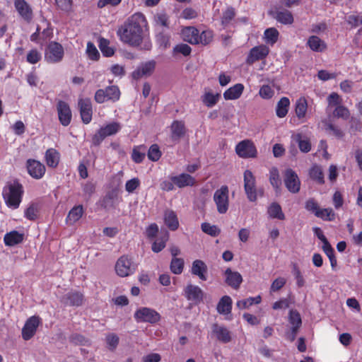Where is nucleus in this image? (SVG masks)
<instances>
[{
  "instance_id": "obj_23",
  "label": "nucleus",
  "mask_w": 362,
  "mask_h": 362,
  "mask_svg": "<svg viewBox=\"0 0 362 362\" xmlns=\"http://www.w3.org/2000/svg\"><path fill=\"white\" fill-rule=\"evenodd\" d=\"M212 332L217 340L223 344L229 343L232 339L230 332L224 326L214 324L212 326Z\"/></svg>"
},
{
  "instance_id": "obj_55",
  "label": "nucleus",
  "mask_w": 362,
  "mask_h": 362,
  "mask_svg": "<svg viewBox=\"0 0 362 362\" xmlns=\"http://www.w3.org/2000/svg\"><path fill=\"white\" fill-rule=\"evenodd\" d=\"M105 339L107 348L110 349V351H114L119 344V337L115 333H110L106 335Z\"/></svg>"
},
{
  "instance_id": "obj_13",
  "label": "nucleus",
  "mask_w": 362,
  "mask_h": 362,
  "mask_svg": "<svg viewBox=\"0 0 362 362\" xmlns=\"http://www.w3.org/2000/svg\"><path fill=\"white\" fill-rule=\"evenodd\" d=\"M284 182L287 189L296 194L300 191V181L297 173L292 169H286L284 173Z\"/></svg>"
},
{
  "instance_id": "obj_56",
  "label": "nucleus",
  "mask_w": 362,
  "mask_h": 362,
  "mask_svg": "<svg viewBox=\"0 0 362 362\" xmlns=\"http://www.w3.org/2000/svg\"><path fill=\"white\" fill-rule=\"evenodd\" d=\"M213 32L209 30H204L198 34V44L209 45L213 40Z\"/></svg>"
},
{
  "instance_id": "obj_51",
  "label": "nucleus",
  "mask_w": 362,
  "mask_h": 362,
  "mask_svg": "<svg viewBox=\"0 0 362 362\" xmlns=\"http://www.w3.org/2000/svg\"><path fill=\"white\" fill-rule=\"evenodd\" d=\"M110 42L101 37L99 40V48L105 57H112L115 54L114 49L109 46Z\"/></svg>"
},
{
  "instance_id": "obj_45",
  "label": "nucleus",
  "mask_w": 362,
  "mask_h": 362,
  "mask_svg": "<svg viewBox=\"0 0 362 362\" xmlns=\"http://www.w3.org/2000/svg\"><path fill=\"white\" fill-rule=\"evenodd\" d=\"M120 124L118 122H113L100 127L99 129L106 138L107 136L116 134L120 130Z\"/></svg>"
},
{
  "instance_id": "obj_14",
  "label": "nucleus",
  "mask_w": 362,
  "mask_h": 362,
  "mask_svg": "<svg viewBox=\"0 0 362 362\" xmlns=\"http://www.w3.org/2000/svg\"><path fill=\"white\" fill-rule=\"evenodd\" d=\"M269 54V48L267 45H260L255 46L250 50L245 62L248 65H252L257 61L266 59Z\"/></svg>"
},
{
  "instance_id": "obj_40",
  "label": "nucleus",
  "mask_w": 362,
  "mask_h": 362,
  "mask_svg": "<svg viewBox=\"0 0 362 362\" xmlns=\"http://www.w3.org/2000/svg\"><path fill=\"white\" fill-rule=\"evenodd\" d=\"M294 140L298 143L299 149L303 153H308L311 150L310 139L298 133L294 136Z\"/></svg>"
},
{
  "instance_id": "obj_58",
  "label": "nucleus",
  "mask_w": 362,
  "mask_h": 362,
  "mask_svg": "<svg viewBox=\"0 0 362 362\" xmlns=\"http://www.w3.org/2000/svg\"><path fill=\"white\" fill-rule=\"evenodd\" d=\"M86 53L88 58L91 60L97 61L100 58L99 52L98 51L95 45L91 42H88L87 43Z\"/></svg>"
},
{
  "instance_id": "obj_6",
  "label": "nucleus",
  "mask_w": 362,
  "mask_h": 362,
  "mask_svg": "<svg viewBox=\"0 0 362 362\" xmlns=\"http://www.w3.org/2000/svg\"><path fill=\"white\" fill-rule=\"evenodd\" d=\"M120 90L117 86H109L105 89L96 90L94 100L97 103L101 104L107 101L115 103L120 98Z\"/></svg>"
},
{
  "instance_id": "obj_11",
  "label": "nucleus",
  "mask_w": 362,
  "mask_h": 362,
  "mask_svg": "<svg viewBox=\"0 0 362 362\" xmlns=\"http://www.w3.org/2000/svg\"><path fill=\"white\" fill-rule=\"evenodd\" d=\"M235 152L240 158H256L257 155L255 145L248 139L239 142L235 146Z\"/></svg>"
},
{
  "instance_id": "obj_19",
  "label": "nucleus",
  "mask_w": 362,
  "mask_h": 362,
  "mask_svg": "<svg viewBox=\"0 0 362 362\" xmlns=\"http://www.w3.org/2000/svg\"><path fill=\"white\" fill-rule=\"evenodd\" d=\"M14 7L18 15L25 22L30 23L33 18V11L25 0H14Z\"/></svg>"
},
{
  "instance_id": "obj_31",
  "label": "nucleus",
  "mask_w": 362,
  "mask_h": 362,
  "mask_svg": "<svg viewBox=\"0 0 362 362\" xmlns=\"http://www.w3.org/2000/svg\"><path fill=\"white\" fill-rule=\"evenodd\" d=\"M185 134V124L181 121H174L171 124V139L178 141Z\"/></svg>"
},
{
  "instance_id": "obj_54",
  "label": "nucleus",
  "mask_w": 362,
  "mask_h": 362,
  "mask_svg": "<svg viewBox=\"0 0 362 362\" xmlns=\"http://www.w3.org/2000/svg\"><path fill=\"white\" fill-rule=\"evenodd\" d=\"M202 231L212 237H216L221 233V230L215 225H211L209 223H203L201 225Z\"/></svg>"
},
{
  "instance_id": "obj_60",
  "label": "nucleus",
  "mask_w": 362,
  "mask_h": 362,
  "mask_svg": "<svg viewBox=\"0 0 362 362\" xmlns=\"http://www.w3.org/2000/svg\"><path fill=\"white\" fill-rule=\"evenodd\" d=\"M292 273L294 276L295 279L296 280V284L298 288H301L305 285V279L303 276L298 267L297 264H293L292 268Z\"/></svg>"
},
{
  "instance_id": "obj_43",
  "label": "nucleus",
  "mask_w": 362,
  "mask_h": 362,
  "mask_svg": "<svg viewBox=\"0 0 362 362\" xmlns=\"http://www.w3.org/2000/svg\"><path fill=\"white\" fill-rule=\"evenodd\" d=\"M146 147L144 145L134 146L132 153V159L136 163H141L145 158Z\"/></svg>"
},
{
  "instance_id": "obj_37",
  "label": "nucleus",
  "mask_w": 362,
  "mask_h": 362,
  "mask_svg": "<svg viewBox=\"0 0 362 362\" xmlns=\"http://www.w3.org/2000/svg\"><path fill=\"white\" fill-rule=\"evenodd\" d=\"M308 102L305 97H300L296 102L295 112L299 119H303L307 113Z\"/></svg>"
},
{
  "instance_id": "obj_41",
  "label": "nucleus",
  "mask_w": 362,
  "mask_h": 362,
  "mask_svg": "<svg viewBox=\"0 0 362 362\" xmlns=\"http://www.w3.org/2000/svg\"><path fill=\"white\" fill-rule=\"evenodd\" d=\"M279 33L275 28H267L264 32V40L265 42L270 45H274L279 39Z\"/></svg>"
},
{
  "instance_id": "obj_1",
  "label": "nucleus",
  "mask_w": 362,
  "mask_h": 362,
  "mask_svg": "<svg viewBox=\"0 0 362 362\" xmlns=\"http://www.w3.org/2000/svg\"><path fill=\"white\" fill-rule=\"evenodd\" d=\"M147 24L145 16L141 13H136L117 31L119 40L131 46H139L143 39V28Z\"/></svg>"
},
{
  "instance_id": "obj_9",
  "label": "nucleus",
  "mask_w": 362,
  "mask_h": 362,
  "mask_svg": "<svg viewBox=\"0 0 362 362\" xmlns=\"http://www.w3.org/2000/svg\"><path fill=\"white\" fill-rule=\"evenodd\" d=\"M136 266L134 264L132 259L127 255L120 257L116 262L115 271L121 277L128 276L134 274Z\"/></svg>"
},
{
  "instance_id": "obj_25",
  "label": "nucleus",
  "mask_w": 362,
  "mask_h": 362,
  "mask_svg": "<svg viewBox=\"0 0 362 362\" xmlns=\"http://www.w3.org/2000/svg\"><path fill=\"white\" fill-rule=\"evenodd\" d=\"M278 22L284 25H291L293 23V16L291 11L288 10L271 11L269 12Z\"/></svg>"
},
{
  "instance_id": "obj_57",
  "label": "nucleus",
  "mask_w": 362,
  "mask_h": 362,
  "mask_svg": "<svg viewBox=\"0 0 362 362\" xmlns=\"http://www.w3.org/2000/svg\"><path fill=\"white\" fill-rule=\"evenodd\" d=\"M269 182L276 189L279 188L281 182L279 178V170L276 168L271 169L269 172Z\"/></svg>"
},
{
  "instance_id": "obj_53",
  "label": "nucleus",
  "mask_w": 362,
  "mask_h": 362,
  "mask_svg": "<svg viewBox=\"0 0 362 362\" xmlns=\"http://www.w3.org/2000/svg\"><path fill=\"white\" fill-rule=\"evenodd\" d=\"M42 59V54L36 48L31 49L27 54L26 62L30 64H35Z\"/></svg>"
},
{
  "instance_id": "obj_2",
  "label": "nucleus",
  "mask_w": 362,
  "mask_h": 362,
  "mask_svg": "<svg viewBox=\"0 0 362 362\" xmlns=\"http://www.w3.org/2000/svg\"><path fill=\"white\" fill-rule=\"evenodd\" d=\"M23 194V186L18 179L6 182L2 189V197L5 204L13 209L19 207Z\"/></svg>"
},
{
  "instance_id": "obj_5",
  "label": "nucleus",
  "mask_w": 362,
  "mask_h": 362,
  "mask_svg": "<svg viewBox=\"0 0 362 362\" xmlns=\"http://www.w3.org/2000/svg\"><path fill=\"white\" fill-rule=\"evenodd\" d=\"M216 210L220 214H225L229 209V189L227 185H222L217 189L213 196Z\"/></svg>"
},
{
  "instance_id": "obj_44",
  "label": "nucleus",
  "mask_w": 362,
  "mask_h": 362,
  "mask_svg": "<svg viewBox=\"0 0 362 362\" xmlns=\"http://www.w3.org/2000/svg\"><path fill=\"white\" fill-rule=\"evenodd\" d=\"M267 213L272 218L279 220H284L285 215L282 211L281 206L276 202L272 203L268 208Z\"/></svg>"
},
{
  "instance_id": "obj_18",
  "label": "nucleus",
  "mask_w": 362,
  "mask_h": 362,
  "mask_svg": "<svg viewBox=\"0 0 362 362\" xmlns=\"http://www.w3.org/2000/svg\"><path fill=\"white\" fill-rule=\"evenodd\" d=\"M26 168L28 174L34 179H41L45 174V166L39 160L31 158L27 160Z\"/></svg>"
},
{
  "instance_id": "obj_20",
  "label": "nucleus",
  "mask_w": 362,
  "mask_h": 362,
  "mask_svg": "<svg viewBox=\"0 0 362 362\" xmlns=\"http://www.w3.org/2000/svg\"><path fill=\"white\" fill-rule=\"evenodd\" d=\"M84 295L78 291H71L65 294L62 302L69 306L79 307L83 304Z\"/></svg>"
},
{
  "instance_id": "obj_59",
  "label": "nucleus",
  "mask_w": 362,
  "mask_h": 362,
  "mask_svg": "<svg viewBox=\"0 0 362 362\" xmlns=\"http://www.w3.org/2000/svg\"><path fill=\"white\" fill-rule=\"evenodd\" d=\"M327 103H328V106L327 107V110L329 107H334V108L340 105H341V103H342V100L341 98V97L339 96V95L337 93H332L331 94L329 95V96L327 97Z\"/></svg>"
},
{
  "instance_id": "obj_42",
  "label": "nucleus",
  "mask_w": 362,
  "mask_h": 362,
  "mask_svg": "<svg viewBox=\"0 0 362 362\" xmlns=\"http://www.w3.org/2000/svg\"><path fill=\"white\" fill-rule=\"evenodd\" d=\"M262 298L260 296H257L255 297H249L245 299H242L236 303L237 307L240 309H247L253 305H257L261 303Z\"/></svg>"
},
{
  "instance_id": "obj_22",
  "label": "nucleus",
  "mask_w": 362,
  "mask_h": 362,
  "mask_svg": "<svg viewBox=\"0 0 362 362\" xmlns=\"http://www.w3.org/2000/svg\"><path fill=\"white\" fill-rule=\"evenodd\" d=\"M208 267L205 262L201 259H196L192 262L191 267L192 274L197 276L202 281L207 280Z\"/></svg>"
},
{
  "instance_id": "obj_49",
  "label": "nucleus",
  "mask_w": 362,
  "mask_h": 362,
  "mask_svg": "<svg viewBox=\"0 0 362 362\" xmlns=\"http://www.w3.org/2000/svg\"><path fill=\"white\" fill-rule=\"evenodd\" d=\"M170 36L163 32L159 33L156 35V42L159 47L163 49H166L170 46Z\"/></svg>"
},
{
  "instance_id": "obj_64",
  "label": "nucleus",
  "mask_w": 362,
  "mask_h": 362,
  "mask_svg": "<svg viewBox=\"0 0 362 362\" xmlns=\"http://www.w3.org/2000/svg\"><path fill=\"white\" fill-rule=\"evenodd\" d=\"M139 186V179L138 177H134L126 182L125 189L128 193H133Z\"/></svg>"
},
{
  "instance_id": "obj_50",
  "label": "nucleus",
  "mask_w": 362,
  "mask_h": 362,
  "mask_svg": "<svg viewBox=\"0 0 362 362\" xmlns=\"http://www.w3.org/2000/svg\"><path fill=\"white\" fill-rule=\"evenodd\" d=\"M162 156V152L160 150L159 146L156 144H152L147 153L148 158L153 161H158Z\"/></svg>"
},
{
  "instance_id": "obj_35",
  "label": "nucleus",
  "mask_w": 362,
  "mask_h": 362,
  "mask_svg": "<svg viewBox=\"0 0 362 362\" xmlns=\"http://www.w3.org/2000/svg\"><path fill=\"white\" fill-rule=\"evenodd\" d=\"M45 161L50 168H56L59 162V153L54 148H49L45 152Z\"/></svg>"
},
{
  "instance_id": "obj_63",
  "label": "nucleus",
  "mask_w": 362,
  "mask_h": 362,
  "mask_svg": "<svg viewBox=\"0 0 362 362\" xmlns=\"http://www.w3.org/2000/svg\"><path fill=\"white\" fill-rule=\"evenodd\" d=\"M192 48L187 44L181 43L178 44L173 48V53H180L183 56L187 57L191 54Z\"/></svg>"
},
{
  "instance_id": "obj_32",
  "label": "nucleus",
  "mask_w": 362,
  "mask_h": 362,
  "mask_svg": "<svg viewBox=\"0 0 362 362\" xmlns=\"http://www.w3.org/2000/svg\"><path fill=\"white\" fill-rule=\"evenodd\" d=\"M199 30L194 27H187L182 30V36L185 41L192 44H198Z\"/></svg>"
},
{
  "instance_id": "obj_28",
  "label": "nucleus",
  "mask_w": 362,
  "mask_h": 362,
  "mask_svg": "<svg viewBox=\"0 0 362 362\" xmlns=\"http://www.w3.org/2000/svg\"><path fill=\"white\" fill-rule=\"evenodd\" d=\"M84 209L82 205L74 206L68 213L66 218V222L69 225H74L82 217Z\"/></svg>"
},
{
  "instance_id": "obj_29",
  "label": "nucleus",
  "mask_w": 362,
  "mask_h": 362,
  "mask_svg": "<svg viewBox=\"0 0 362 362\" xmlns=\"http://www.w3.org/2000/svg\"><path fill=\"white\" fill-rule=\"evenodd\" d=\"M244 90V86L242 83H236L228 88L223 93V98L226 100L238 99Z\"/></svg>"
},
{
  "instance_id": "obj_27",
  "label": "nucleus",
  "mask_w": 362,
  "mask_h": 362,
  "mask_svg": "<svg viewBox=\"0 0 362 362\" xmlns=\"http://www.w3.org/2000/svg\"><path fill=\"white\" fill-rule=\"evenodd\" d=\"M24 239V234L17 230H12L6 233L4 237V242L6 246H14L21 243Z\"/></svg>"
},
{
  "instance_id": "obj_47",
  "label": "nucleus",
  "mask_w": 362,
  "mask_h": 362,
  "mask_svg": "<svg viewBox=\"0 0 362 362\" xmlns=\"http://www.w3.org/2000/svg\"><path fill=\"white\" fill-rule=\"evenodd\" d=\"M333 116L336 118H341L344 120H347L350 117V111L344 105H340L334 108L333 110Z\"/></svg>"
},
{
  "instance_id": "obj_7",
  "label": "nucleus",
  "mask_w": 362,
  "mask_h": 362,
  "mask_svg": "<svg viewBox=\"0 0 362 362\" xmlns=\"http://www.w3.org/2000/svg\"><path fill=\"white\" fill-rule=\"evenodd\" d=\"M137 322L155 324L160 321V315L154 309L142 307L136 310L134 315Z\"/></svg>"
},
{
  "instance_id": "obj_3",
  "label": "nucleus",
  "mask_w": 362,
  "mask_h": 362,
  "mask_svg": "<svg viewBox=\"0 0 362 362\" xmlns=\"http://www.w3.org/2000/svg\"><path fill=\"white\" fill-rule=\"evenodd\" d=\"M169 180H165L160 183V188L165 192L175 189V187L184 188L192 187L196 184V180L188 173H182L177 175H170Z\"/></svg>"
},
{
  "instance_id": "obj_38",
  "label": "nucleus",
  "mask_w": 362,
  "mask_h": 362,
  "mask_svg": "<svg viewBox=\"0 0 362 362\" xmlns=\"http://www.w3.org/2000/svg\"><path fill=\"white\" fill-rule=\"evenodd\" d=\"M169 233L165 230V233L159 236L152 244L151 249L153 252L156 253H158L162 251L165 245L167 242L169 240Z\"/></svg>"
},
{
  "instance_id": "obj_39",
  "label": "nucleus",
  "mask_w": 362,
  "mask_h": 362,
  "mask_svg": "<svg viewBox=\"0 0 362 362\" xmlns=\"http://www.w3.org/2000/svg\"><path fill=\"white\" fill-rule=\"evenodd\" d=\"M221 98L220 93H213L211 91L205 92L202 96V101L207 107H212L216 105Z\"/></svg>"
},
{
  "instance_id": "obj_62",
  "label": "nucleus",
  "mask_w": 362,
  "mask_h": 362,
  "mask_svg": "<svg viewBox=\"0 0 362 362\" xmlns=\"http://www.w3.org/2000/svg\"><path fill=\"white\" fill-rule=\"evenodd\" d=\"M235 13L233 7L228 8L223 13L221 18V23L223 25H228L235 17Z\"/></svg>"
},
{
  "instance_id": "obj_46",
  "label": "nucleus",
  "mask_w": 362,
  "mask_h": 362,
  "mask_svg": "<svg viewBox=\"0 0 362 362\" xmlns=\"http://www.w3.org/2000/svg\"><path fill=\"white\" fill-rule=\"evenodd\" d=\"M315 216L327 221H332L335 219V214L331 208H320L318 211H316Z\"/></svg>"
},
{
  "instance_id": "obj_36",
  "label": "nucleus",
  "mask_w": 362,
  "mask_h": 362,
  "mask_svg": "<svg viewBox=\"0 0 362 362\" xmlns=\"http://www.w3.org/2000/svg\"><path fill=\"white\" fill-rule=\"evenodd\" d=\"M310 177L319 185L325 183V177L322 167L317 164L313 165L309 170Z\"/></svg>"
},
{
  "instance_id": "obj_61",
  "label": "nucleus",
  "mask_w": 362,
  "mask_h": 362,
  "mask_svg": "<svg viewBox=\"0 0 362 362\" xmlns=\"http://www.w3.org/2000/svg\"><path fill=\"white\" fill-rule=\"evenodd\" d=\"M38 210L35 204H30L24 211V216L30 220L35 221L37 218Z\"/></svg>"
},
{
  "instance_id": "obj_52",
  "label": "nucleus",
  "mask_w": 362,
  "mask_h": 362,
  "mask_svg": "<svg viewBox=\"0 0 362 362\" xmlns=\"http://www.w3.org/2000/svg\"><path fill=\"white\" fill-rule=\"evenodd\" d=\"M288 322L292 325V327L300 329L302 325L300 313L296 310H291L288 315Z\"/></svg>"
},
{
  "instance_id": "obj_26",
  "label": "nucleus",
  "mask_w": 362,
  "mask_h": 362,
  "mask_svg": "<svg viewBox=\"0 0 362 362\" xmlns=\"http://www.w3.org/2000/svg\"><path fill=\"white\" fill-rule=\"evenodd\" d=\"M164 223L165 226L172 231L176 230L179 228V221L176 213L170 209H167L164 212Z\"/></svg>"
},
{
  "instance_id": "obj_21",
  "label": "nucleus",
  "mask_w": 362,
  "mask_h": 362,
  "mask_svg": "<svg viewBox=\"0 0 362 362\" xmlns=\"http://www.w3.org/2000/svg\"><path fill=\"white\" fill-rule=\"evenodd\" d=\"M226 284L233 289H238L243 282L242 275L238 272H233L230 268H227L224 272Z\"/></svg>"
},
{
  "instance_id": "obj_10",
  "label": "nucleus",
  "mask_w": 362,
  "mask_h": 362,
  "mask_svg": "<svg viewBox=\"0 0 362 362\" xmlns=\"http://www.w3.org/2000/svg\"><path fill=\"white\" fill-rule=\"evenodd\" d=\"M122 201V197L119 196V189L114 188L107 192L105 195L101 199L100 206L107 211L115 209Z\"/></svg>"
},
{
  "instance_id": "obj_16",
  "label": "nucleus",
  "mask_w": 362,
  "mask_h": 362,
  "mask_svg": "<svg viewBox=\"0 0 362 362\" xmlns=\"http://www.w3.org/2000/svg\"><path fill=\"white\" fill-rule=\"evenodd\" d=\"M78 107L82 122L88 124L93 117V105L91 100L89 98H79L78 100Z\"/></svg>"
},
{
  "instance_id": "obj_34",
  "label": "nucleus",
  "mask_w": 362,
  "mask_h": 362,
  "mask_svg": "<svg viewBox=\"0 0 362 362\" xmlns=\"http://www.w3.org/2000/svg\"><path fill=\"white\" fill-rule=\"evenodd\" d=\"M290 106V100L287 97H282L277 103L276 107V116L283 118L288 114Z\"/></svg>"
},
{
  "instance_id": "obj_15",
  "label": "nucleus",
  "mask_w": 362,
  "mask_h": 362,
  "mask_svg": "<svg viewBox=\"0 0 362 362\" xmlns=\"http://www.w3.org/2000/svg\"><path fill=\"white\" fill-rule=\"evenodd\" d=\"M40 318L38 316H32L29 317L25 322L22 329V338L25 341H28L34 337L37 327L40 324Z\"/></svg>"
},
{
  "instance_id": "obj_24",
  "label": "nucleus",
  "mask_w": 362,
  "mask_h": 362,
  "mask_svg": "<svg viewBox=\"0 0 362 362\" xmlns=\"http://www.w3.org/2000/svg\"><path fill=\"white\" fill-rule=\"evenodd\" d=\"M306 45L313 52H323L327 49L325 41L317 35H311L308 37Z\"/></svg>"
},
{
  "instance_id": "obj_30",
  "label": "nucleus",
  "mask_w": 362,
  "mask_h": 362,
  "mask_svg": "<svg viewBox=\"0 0 362 362\" xmlns=\"http://www.w3.org/2000/svg\"><path fill=\"white\" fill-rule=\"evenodd\" d=\"M232 299L230 296H223L217 304V312L221 315L230 314L232 310Z\"/></svg>"
},
{
  "instance_id": "obj_17",
  "label": "nucleus",
  "mask_w": 362,
  "mask_h": 362,
  "mask_svg": "<svg viewBox=\"0 0 362 362\" xmlns=\"http://www.w3.org/2000/svg\"><path fill=\"white\" fill-rule=\"evenodd\" d=\"M184 296L189 301L194 305H199L204 299V292L197 285L188 284L184 289Z\"/></svg>"
},
{
  "instance_id": "obj_8",
  "label": "nucleus",
  "mask_w": 362,
  "mask_h": 362,
  "mask_svg": "<svg viewBox=\"0 0 362 362\" xmlns=\"http://www.w3.org/2000/svg\"><path fill=\"white\" fill-rule=\"evenodd\" d=\"M64 50L62 45L55 41H51L45 51V57L48 63H59L64 57Z\"/></svg>"
},
{
  "instance_id": "obj_33",
  "label": "nucleus",
  "mask_w": 362,
  "mask_h": 362,
  "mask_svg": "<svg viewBox=\"0 0 362 362\" xmlns=\"http://www.w3.org/2000/svg\"><path fill=\"white\" fill-rule=\"evenodd\" d=\"M322 122L324 124V129L327 134L334 136L338 139H341L344 136V132L338 126L326 119Z\"/></svg>"
},
{
  "instance_id": "obj_4",
  "label": "nucleus",
  "mask_w": 362,
  "mask_h": 362,
  "mask_svg": "<svg viewBox=\"0 0 362 362\" xmlns=\"http://www.w3.org/2000/svg\"><path fill=\"white\" fill-rule=\"evenodd\" d=\"M244 190L247 199L250 202H255L257 199L258 193L262 196L263 192L258 190L256 186V178L252 171L245 170L243 173Z\"/></svg>"
},
{
  "instance_id": "obj_12",
  "label": "nucleus",
  "mask_w": 362,
  "mask_h": 362,
  "mask_svg": "<svg viewBox=\"0 0 362 362\" xmlns=\"http://www.w3.org/2000/svg\"><path fill=\"white\" fill-rule=\"evenodd\" d=\"M56 109L59 123L64 127L69 126L72 119V112L69 103L59 100L57 103Z\"/></svg>"
},
{
  "instance_id": "obj_48",
  "label": "nucleus",
  "mask_w": 362,
  "mask_h": 362,
  "mask_svg": "<svg viewBox=\"0 0 362 362\" xmlns=\"http://www.w3.org/2000/svg\"><path fill=\"white\" fill-rule=\"evenodd\" d=\"M185 262L182 258H173L170 262V271L175 274H180L183 272Z\"/></svg>"
}]
</instances>
